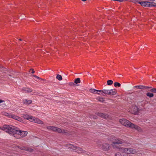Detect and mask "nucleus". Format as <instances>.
Masks as SVG:
<instances>
[{"instance_id": "obj_1", "label": "nucleus", "mask_w": 156, "mask_h": 156, "mask_svg": "<svg viewBox=\"0 0 156 156\" xmlns=\"http://www.w3.org/2000/svg\"><path fill=\"white\" fill-rule=\"evenodd\" d=\"M0 129L14 135L15 137H16L15 135L17 134L20 135V137H23L28 133L27 131H22L19 128L12 125H4L3 126L0 127Z\"/></svg>"}, {"instance_id": "obj_2", "label": "nucleus", "mask_w": 156, "mask_h": 156, "mask_svg": "<svg viewBox=\"0 0 156 156\" xmlns=\"http://www.w3.org/2000/svg\"><path fill=\"white\" fill-rule=\"evenodd\" d=\"M136 2H137L138 3L140 4L143 6H145L146 7L156 6V3L154 2H151L147 1L138 2V1H137Z\"/></svg>"}, {"instance_id": "obj_3", "label": "nucleus", "mask_w": 156, "mask_h": 156, "mask_svg": "<svg viewBox=\"0 0 156 156\" xmlns=\"http://www.w3.org/2000/svg\"><path fill=\"white\" fill-rule=\"evenodd\" d=\"M120 122L125 126L129 127L132 123L126 119H121L119 120Z\"/></svg>"}, {"instance_id": "obj_4", "label": "nucleus", "mask_w": 156, "mask_h": 156, "mask_svg": "<svg viewBox=\"0 0 156 156\" xmlns=\"http://www.w3.org/2000/svg\"><path fill=\"white\" fill-rule=\"evenodd\" d=\"M125 141L120 138H116L115 139V141L112 142V145L113 147H116V144H122L124 143Z\"/></svg>"}, {"instance_id": "obj_5", "label": "nucleus", "mask_w": 156, "mask_h": 156, "mask_svg": "<svg viewBox=\"0 0 156 156\" xmlns=\"http://www.w3.org/2000/svg\"><path fill=\"white\" fill-rule=\"evenodd\" d=\"M110 145L107 143H104L102 144V149L105 151H107L110 149Z\"/></svg>"}, {"instance_id": "obj_6", "label": "nucleus", "mask_w": 156, "mask_h": 156, "mask_svg": "<svg viewBox=\"0 0 156 156\" xmlns=\"http://www.w3.org/2000/svg\"><path fill=\"white\" fill-rule=\"evenodd\" d=\"M95 114L98 116H100L102 118L105 119H108L109 118V115L108 114L105 113L98 112L96 113Z\"/></svg>"}, {"instance_id": "obj_7", "label": "nucleus", "mask_w": 156, "mask_h": 156, "mask_svg": "<svg viewBox=\"0 0 156 156\" xmlns=\"http://www.w3.org/2000/svg\"><path fill=\"white\" fill-rule=\"evenodd\" d=\"M9 118H12L20 122H21V121H22V119L21 117L17 116L15 115L10 114Z\"/></svg>"}, {"instance_id": "obj_8", "label": "nucleus", "mask_w": 156, "mask_h": 156, "mask_svg": "<svg viewBox=\"0 0 156 156\" xmlns=\"http://www.w3.org/2000/svg\"><path fill=\"white\" fill-rule=\"evenodd\" d=\"M73 150L79 153H84L85 152V150L82 149L81 148L76 146H75L74 148H73Z\"/></svg>"}, {"instance_id": "obj_9", "label": "nucleus", "mask_w": 156, "mask_h": 156, "mask_svg": "<svg viewBox=\"0 0 156 156\" xmlns=\"http://www.w3.org/2000/svg\"><path fill=\"white\" fill-rule=\"evenodd\" d=\"M55 132H57L58 133H68V132L67 130L63 129H62L58 128L57 127V128L55 131Z\"/></svg>"}, {"instance_id": "obj_10", "label": "nucleus", "mask_w": 156, "mask_h": 156, "mask_svg": "<svg viewBox=\"0 0 156 156\" xmlns=\"http://www.w3.org/2000/svg\"><path fill=\"white\" fill-rule=\"evenodd\" d=\"M24 117L25 119L28 120L30 121L33 122H34V119L35 118L34 117L28 115H26L24 116Z\"/></svg>"}, {"instance_id": "obj_11", "label": "nucleus", "mask_w": 156, "mask_h": 156, "mask_svg": "<svg viewBox=\"0 0 156 156\" xmlns=\"http://www.w3.org/2000/svg\"><path fill=\"white\" fill-rule=\"evenodd\" d=\"M22 90L25 93H31L33 91V90L30 88L28 87H23Z\"/></svg>"}, {"instance_id": "obj_12", "label": "nucleus", "mask_w": 156, "mask_h": 156, "mask_svg": "<svg viewBox=\"0 0 156 156\" xmlns=\"http://www.w3.org/2000/svg\"><path fill=\"white\" fill-rule=\"evenodd\" d=\"M32 102V101L31 100H28L27 99H24L23 101V103L27 105L30 104Z\"/></svg>"}, {"instance_id": "obj_13", "label": "nucleus", "mask_w": 156, "mask_h": 156, "mask_svg": "<svg viewBox=\"0 0 156 156\" xmlns=\"http://www.w3.org/2000/svg\"><path fill=\"white\" fill-rule=\"evenodd\" d=\"M34 122L39 124H42L44 123L40 119L35 118Z\"/></svg>"}, {"instance_id": "obj_14", "label": "nucleus", "mask_w": 156, "mask_h": 156, "mask_svg": "<svg viewBox=\"0 0 156 156\" xmlns=\"http://www.w3.org/2000/svg\"><path fill=\"white\" fill-rule=\"evenodd\" d=\"M99 92L101 93V94L104 93L108 95H109V94H110L109 90H100L99 91Z\"/></svg>"}, {"instance_id": "obj_15", "label": "nucleus", "mask_w": 156, "mask_h": 156, "mask_svg": "<svg viewBox=\"0 0 156 156\" xmlns=\"http://www.w3.org/2000/svg\"><path fill=\"white\" fill-rule=\"evenodd\" d=\"M136 152L135 149L133 148H128V154H135Z\"/></svg>"}, {"instance_id": "obj_16", "label": "nucleus", "mask_w": 156, "mask_h": 156, "mask_svg": "<svg viewBox=\"0 0 156 156\" xmlns=\"http://www.w3.org/2000/svg\"><path fill=\"white\" fill-rule=\"evenodd\" d=\"M109 93L110 94H109V95H115L117 93V91L116 89H111L109 90Z\"/></svg>"}, {"instance_id": "obj_17", "label": "nucleus", "mask_w": 156, "mask_h": 156, "mask_svg": "<svg viewBox=\"0 0 156 156\" xmlns=\"http://www.w3.org/2000/svg\"><path fill=\"white\" fill-rule=\"evenodd\" d=\"M47 128L48 130H51L52 131H53L54 132H55V130L57 128V127L54 126H48L47 127Z\"/></svg>"}, {"instance_id": "obj_18", "label": "nucleus", "mask_w": 156, "mask_h": 156, "mask_svg": "<svg viewBox=\"0 0 156 156\" xmlns=\"http://www.w3.org/2000/svg\"><path fill=\"white\" fill-rule=\"evenodd\" d=\"M99 90H97L93 89H91L89 90L92 93H97L98 94L100 95V93H98V92H99Z\"/></svg>"}, {"instance_id": "obj_19", "label": "nucleus", "mask_w": 156, "mask_h": 156, "mask_svg": "<svg viewBox=\"0 0 156 156\" xmlns=\"http://www.w3.org/2000/svg\"><path fill=\"white\" fill-rule=\"evenodd\" d=\"M66 146L73 150V148H74L75 146L70 144H66Z\"/></svg>"}, {"instance_id": "obj_20", "label": "nucleus", "mask_w": 156, "mask_h": 156, "mask_svg": "<svg viewBox=\"0 0 156 156\" xmlns=\"http://www.w3.org/2000/svg\"><path fill=\"white\" fill-rule=\"evenodd\" d=\"M143 93V91L142 90L136 91L134 92V94L139 96H141Z\"/></svg>"}, {"instance_id": "obj_21", "label": "nucleus", "mask_w": 156, "mask_h": 156, "mask_svg": "<svg viewBox=\"0 0 156 156\" xmlns=\"http://www.w3.org/2000/svg\"><path fill=\"white\" fill-rule=\"evenodd\" d=\"M151 87H149L143 85H140V89L142 90H146L148 88H151Z\"/></svg>"}, {"instance_id": "obj_22", "label": "nucleus", "mask_w": 156, "mask_h": 156, "mask_svg": "<svg viewBox=\"0 0 156 156\" xmlns=\"http://www.w3.org/2000/svg\"><path fill=\"white\" fill-rule=\"evenodd\" d=\"M131 124V125L129 127L131 128H132V129H134L136 130L137 125H135L132 123Z\"/></svg>"}, {"instance_id": "obj_23", "label": "nucleus", "mask_w": 156, "mask_h": 156, "mask_svg": "<svg viewBox=\"0 0 156 156\" xmlns=\"http://www.w3.org/2000/svg\"><path fill=\"white\" fill-rule=\"evenodd\" d=\"M74 83L76 84H77L78 83H80V79L79 78L76 79L75 80Z\"/></svg>"}, {"instance_id": "obj_24", "label": "nucleus", "mask_w": 156, "mask_h": 156, "mask_svg": "<svg viewBox=\"0 0 156 156\" xmlns=\"http://www.w3.org/2000/svg\"><path fill=\"white\" fill-rule=\"evenodd\" d=\"M146 95L148 97H149L150 98H151L153 97L154 94L153 93H151L150 92L147 93L146 94Z\"/></svg>"}, {"instance_id": "obj_25", "label": "nucleus", "mask_w": 156, "mask_h": 156, "mask_svg": "<svg viewBox=\"0 0 156 156\" xmlns=\"http://www.w3.org/2000/svg\"><path fill=\"white\" fill-rule=\"evenodd\" d=\"M56 78L58 79L59 80H62V76L59 74H57Z\"/></svg>"}, {"instance_id": "obj_26", "label": "nucleus", "mask_w": 156, "mask_h": 156, "mask_svg": "<svg viewBox=\"0 0 156 156\" xmlns=\"http://www.w3.org/2000/svg\"><path fill=\"white\" fill-rule=\"evenodd\" d=\"M97 99L101 102H103L104 101L103 100L104 98H103L100 97H98Z\"/></svg>"}, {"instance_id": "obj_27", "label": "nucleus", "mask_w": 156, "mask_h": 156, "mask_svg": "<svg viewBox=\"0 0 156 156\" xmlns=\"http://www.w3.org/2000/svg\"><path fill=\"white\" fill-rule=\"evenodd\" d=\"M16 147L20 148L22 150H26V147H20L19 146H17Z\"/></svg>"}, {"instance_id": "obj_28", "label": "nucleus", "mask_w": 156, "mask_h": 156, "mask_svg": "<svg viewBox=\"0 0 156 156\" xmlns=\"http://www.w3.org/2000/svg\"><path fill=\"white\" fill-rule=\"evenodd\" d=\"M107 83L108 85H111L113 83V81L112 80H109L107 81Z\"/></svg>"}, {"instance_id": "obj_29", "label": "nucleus", "mask_w": 156, "mask_h": 156, "mask_svg": "<svg viewBox=\"0 0 156 156\" xmlns=\"http://www.w3.org/2000/svg\"><path fill=\"white\" fill-rule=\"evenodd\" d=\"M90 117L91 119L93 118L94 119H96L98 118L97 116L92 115H90Z\"/></svg>"}, {"instance_id": "obj_30", "label": "nucleus", "mask_w": 156, "mask_h": 156, "mask_svg": "<svg viewBox=\"0 0 156 156\" xmlns=\"http://www.w3.org/2000/svg\"><path fill=\"white\" fill-rule=\"evenodd\" d=\"M114 85L115 87H120L121 86V84L118 82H115L114 83Z\"/></svg>"}, {"instance_id": "obj_31", "label": "nucleus", "mask_w": 156, "mask_h": 156, "mask_svg": "<svg viewBox=\"0 0 156 156\" xmlns=\"http://www.w3.org/2000/svg\"><path fill=\"white\" fill-rule=\"evenodd\" d=\"M26 151L31 152L33 151V149L30 148L26 147Z\"/></svg>"}, {"instance_id": "obj_32", "label": "nucleus", "mask_w": 156, "mask_h": 156, "mask_svg": "<svg viewBox=\"0 0 156 156\" xmlns=\"http://www.w3.org/2000/svg\"><path fill=\"white\" fill-rule=\"evenodd\" d=\"M136 130L140 132H141L142 131L141 128L140 127L138 126H137L136 127Z\"/></svg>"}, {"instance_id": "obj_33", "label": "nucleus", "mask_w": 156, "mask_h": 156, "mask_svg": "<svg viewBox=\"0 0 156 156\" xmlns=\"http://www.w3.org/2000/svg\"><path fill=\"white\" fill-rule=\"evenodd\" d=\"M136 130L140 132H141L142 131L141 128L140 127L138 126H137L136 127Z\"/></svg>"}, {"instance_id": "obj_34", "label": "nucleus", "mask_w": 156, "mask_h": 156, "mask_svg": "<svg viewBox=\"0 0 156 156\" xmlns=\"http://www.w3.org/2000/svg\"><path fill=\"white\" fill-rule=\"evenodd\" d=\"M123 153L127 154L128 153V148H124V151H123Z\"/></svg>"}, {"instance_id": "obj_35", "label": "nucleus", "mask_w": 156, "mask_h": 156, "mask_svg": "<svg viewBox=\"0 0 156 156\" xmlns=\"http://www.w3.org/2000/svg\"><path fill=\"white\" fill-rule=\"evenodd\" d=\"M150 91L152 92L156 93V89L153 88L150 90Z\"/></svg>"}, {"instance_id": "obj_36", "label": "nucleus", "mask_w": 156, "mask_h": 156, "mask_svg": "<svg viewBox=\"0 0 156 156\" xmlns=\"http://www.w3.org/2000/svg\"><path fill=\"white\" fill-rule=\"evenodd\" d=\"M119 151L120 152L123 153V151H124V147H121L119 148Z\"/></svg>"}, {"instance_id": "obj_37", "label": "nucleus", "mask_w": 156, "mask_h": 156, "mask_svg": "<svg viewBox=\"0 0 156 156\" xmlns=\"http://www.w3.org/2000/svg\"><path fill=\"white\" fill-rule=\"evenodd\" d=\"M121 154L119 152H117L115 154V156H120Z\"/></svg>"}, {"instance_id": "obj_38", "label": "nucleus", "mask_w": 156, "mask_h": 156, "mask_svg": "<svg viewBox=\"0 0 156 156\" xmlns=\"http://www.w3.org/2000/svg\"><path fill=\"white\" fill-rule=\"evenodd\" d=\"M4 115H5L8 116L9 117V115H10V114H9L8 113H6V112L4 114Z\"/></svg>"}, {"instance_id": "obj_39", "label": "nucleus", "mask_w": 156, "mask_h": 156, "mask_svg": "<svg viewBox=\"0 0 156 156\" xmlns=\"http://www.w3.org/2000/svg\"><path fill=\"white\" fill-rule=\"evenodd\" d=\"M134 88L140 89V85H139V86H134Z\"/></svg>"}, {"instance_id": "obj_40", "label": "nucleus", "mask_w": 156, "mask_h": 156, "mask_svg": "<svg viewBox=\"0 0 156 156\" xmlns=\"http://www.w3.org/2000/svg\"><path fill=\"white\" fill-rule=\"evenodd\" d=\"M32 76L38 79H40V77H39L35 75H33Z\"/></svg>"}, {"instance_id": "obj_41", "label": "nucleus", "mask_w": 156, "mask_h": 156, "mask_svg": "<svg viewBox=\"0 0 156 156\" xmlns=\"http://www.w3.org/2000/svg\"><path fill=\"white\" fill-rule=\"evenodd\" d=\"M30 70H31L32 71H31V73H35V71H34V69H30Z\"/></svg>"}, {"instance_id": "obj_42", "label": "nucleus", "mask_w": 156, "mask_h": 156, "mask_svg": "<svg viewBox=\"0 0 156 156\" xmlns=\"http://www.w3.org/2000/svg\"><path fill=\"white\" fill-rule=\"evenodd\" d=\"M4 102V100L0 99V103H2L3 102Z\"/></svg>"}, {"instance_id": "obj_43", "label": "nucleus", "mask_w": 156, "mask_h": 156, "mask_svg": "<svg viewBox=\"0 0 156 156\" xmlns=\"http://www.w3.org/2000/svg\"><path fill=\"white\" fill-rule=\"evenodd\" d=\"M123 1V0H118L117 1H119L120 2H122Z\"/></svg>"}, {"instance_id": "obj_44", "label": "nucleus", "mask_w": 156, "mask_h": 156, "mask_svg": "<svg viewBox=\"0 0 156 156\" xmlns=\"http://www.w3.org/2000/svg\"><path fill=\"white\" fill-rule=\"evenodd\" d=\"M74 84L73 83H69V84L70 85H72V84L74 85Z\"/></svg>"}, {"instance_id": "obj_45", "label": "nucleus", "mask_w": 156, "mask_h": 156, "mask_svg": "<svg viewBox=\"0 0 156 156\" xmlns=\"http://www.w3.org/2000/svg\"><path fill=\"white\" fill-rule=\"evenodd\" d=\"M0 69H2V66H0ZM2 71V70H0V72Z\"/></svg>"}, {"instance_id": "obj_46", "label": "nucleus", "mask_w": 156, "mask_h": 156, "mask_svg": "<svg viewBox=\"0 0 156 156\" xmlns=\"http://www.w3.org/2000/svg\"><path fill=\"white\" fill-rule=\"evenodd\" d=\"M2 69H0V70H2V71H3V67L2 66Z\"/></svg>"}, {"instance_id": "obj_47", "label": "nucleus", "mask_w": 156, "mask_h": 156, "mask_svg": "<svg viewBox=\"0 0 156 156\" xmlns=\"http://www.w3.org/2000/svg\"><path fill=\"white\" fill-rule=\"evenodd\" d=\"M39 79L41 80H43L41 78H40V79Z\"/></svg>"}, {"instance_id": "obj_48", "label": "nucleus", "mask_w": 156, "mask_h": 156, "mask_svg": "<svg viewBox=\"0 0 156 156\" xmlns=\"http://www.w3.org/2000/svg\"><path fill=\"white\" fill-rule=\"evenodd\" d=\"M150 1H154L155 0H149Z\"/></svg>"}, {"instance_id": "obj_49", "label": "nucleus", "mask_w": 156, "mask_h": 156, "mask_svg": "<svg viewBox=\"0 0 156 156\" xmlns=\"http://www.w3.org/2000/svg\"><path fill=\"white\" fill-rule=\"evenodd\" d=\"M82 1H86L87 0H81Z\"/></svg>"}, {"instance_id": "obj_50", "label": "nucleus", "mask_w": 156, "mask_h": 156, "mask_svg": "<svg viewBox=\"0 0 156 156\" xmlns=\"http://www.w3.org/2000/svg\"><path fill=\"white\" fill-rule=\"evenodd\" d=\"M19 40L20 41H22V40L21 39H19Z\"/></svg>"}, {"instance_id": "obj_51", "label": "nucleus", "mask_w": 156, "mask_h": 156, "mask_svg": "<svg viewBox=\"0 0 156 156\" xmlns=\"http://www.w3.org/2000/svg\"><path fill=\"white\" fill-rule=\"evenodd\" d=\"M138 103H139L140 104V103H141V102H139Z\"/></svg>"}, {"instance_id": "obj_52", "label": "nucleus", "mask_w": 156, "mask_h": 156, "mask_svg": "<svg viewBox=\"0 0 156 156\" xmlns=\"http://www.w3.org/2000/svg\"><path fill=\"white\" fill-rule=\"evenodd\" d=\"M102 94V95H103V96H104V95H103V94Z\"/></svg>"}, {"instance_id": "obj_53", "label": "nucleus", "mask_w": 156, "mask_h": 156, "mask_svg": "<svg viewBox=\"0 0 156 156\" xmlns=\"http://www.w3.org/2000/svg\"><path fill=\"white\" fill-rule=\"evenodd\" d=\"M102 94V95H103V96H104V95H103V94Z\"/></svg>"}]
</instances>
